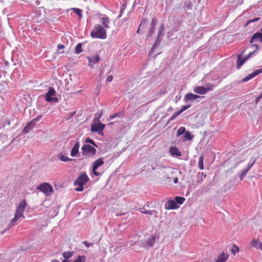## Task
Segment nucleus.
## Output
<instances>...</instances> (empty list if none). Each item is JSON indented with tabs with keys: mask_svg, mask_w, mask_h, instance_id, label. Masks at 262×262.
I'll return each instance as SVG.
<instances>
[{
	"mask_svg": "<svg viewBox=\"0 0 262 262\" xmlns=\"http://www.w3.org/2000/svg\"><path fill=\"white\" fill-rule=\"evenodd\" d=\"M27 206V203L24 200L21 201L17 207L14 217L11 220L9 226L12 227L15 225L16 222L21 218H25L24 212Z\"/></svg>",
	"mask_w": 262,
	"mask_h": 262,
	"instance_id": "nucleus-1",
	"label": "nucleus"
},
{
	"mask_svg": "<svg viewBox=\"0 0 262 262\" xmlns=\"http://www.w3.org/2000/svg\"><path fill=\"white\" fill-rule=\"evenodd\" d=\"M93 38L105 39L107 37L106 31L100 25H96L90 33Z\"/></svg>",
	"mask_w": 262,
	"mask_h": 262,
	"instance_id": "nucleus-2",
	"label": "nucleus"
},
{
	"mask_svg": "<svg viewBox=\"0 0 262 262\" xmlns=\"http://www.w3.org/2000/svg\"><path fill=\"white\" fill-rule=\"evenodd\" d=\"M93 124H92L91 130L92 132H97L99 135H102L105 125L99 121V118H95L93 119Z\"/></svg>",
	"mask_w": 262,
	"mask_h": 262,
	"instance_id": "nucleus-3",
	"label": "nucleus"
},
{
	"mask_svg": "<svg viewBox=\"0 0 262 262\" xmlns=\"http://www.w3.org/2000/svg\"><path fill=\"white\" fill-rule=\"evenodd\" d=\"M74 251H65L62 253V255L64 258L61 262H70L68 260L69 258H71L74 255ZM86 260V257L84 255L78 256L73 262H85Z\"/></svg>",
	"mask_w": 262,
	"mask_h": 262,
	"instance_id": "nucleus-4",
	"label": "nucleus"
},
{
	"mask_svg": "<svg viewBox=\"0 0 262 262\" xmlns=\"http://www.w3.org/2000/svg\"><path fill=\"white\" fill-rule=\"evenodd\" d=\"M37 189L42 192L47 196L51 195L53 192V188L49 184L45 182L39 185Z\"/></svg>",
	"mask_w": 262,
	"mask_h": 262,
	"instance_id": "nucleus-5",
	"label": "nucleus"
},
{
	"mask_svg": "<svg viewBox=\"0 0 262 262\" xmlns=\"http://www.w3.org/2000/svg\"><path fill=\"white\" fill-rule=\"evenodd\" d=\"M81 150L82 155L84 156H93L96 153V149L88 144H84Z\"/></svg>",
	"mask_w": 262,
	"mask_h": 262,
	"instance_id": "nucleus-6",
	"label": "nucleus"
},
{
	"mask_svg": "<svg viewBox=\"0 0 262 262\" xmlns=\"http://www.w3.org/2000/svg\"><path fill=\"white\" fill-rule=\"evenodd\" d=\"M56 95L55 90L52 87H50L48 89V92L45 95V99L47 102L57 103L58 101V99L55 97Z\"/></svg>",
	"mask_w": 262,
	"mask_h": 262,
	"instance_id": "nucleus-7",
	"label": "nucleus"
},
{
	"mask_svg": "<svg viewBox=\"0 0 262 262\" xmlns=\"http://www.w3.org/2000/svg\"><path fill=\"white\" fill-rule=\"evenodd\" d=\"M164 29L165 26L164 24H161L159 28L158 36L156 40L151 49V50L150 51V54L153 53L155 49L159 45L160 42L162 39L160 36L162 34L163 31L164 30Z\"/></svg>",
	"mask_w": 262,
	"mask_h": 262,
	"instance_id": "nucleus-8",
	"label": "nucleus"
},
{
	"mask_svg": "<svg viewBox=\"0 0 262 262\" xmlns=\"http://www.w3.org/2000/svg\"><path fill=\"white\" fill-rule=\"evenodd\" d=\"M243 52L239 54L237 56V59L236 61V67L237 69H239L242 65L253 54L255 53V51L251 52L245 58H242V54L245 52Z\"/></svg>",
	"mask_w": 262,
	"mask_h": 262,
	"instance_id": "nucleus-9",
	"label": "nucleus"
},
{
	"mask_svg": "<svg viewBox=\"0 0 262 262\" xmlns=\"http://www.w3.org/2000/svg\"><path fill=\"white\" fill-rule=\"evenodd\" d=\"M89 178L85 172H82L80 174L77 179L74 182V185H84L88 181Z\"/></svg>",
	"mask_w": 262,
	"mask_h": 262,
	"instance_id": "nucleus-10",
	"label": "nucleus"
},
{
	"mask_svg": "<svg viewBox=\"0 0 262 262\" xmlns=\"http://www.w3.org/2000/svg\"><path fill=\"white\" fill-rule=\"evenodd\" d=\"M104 164V161L102 158L98 159L93 163L92 170L93 173L96 176H99L100 173L97 172L96 170L98 168Z\"/></svg>",
	"mask_w": 262,
	"mask_h": 262,
	"instance_id": "nucleus-11",
	"label": "nucleus"
},
{
	"mask_svg": "<svg viewBox=\"0 0 262 262\" xmlns=\"http://www.w3.org/2000/svg\"><path fill=\"white\" fill-rule=\"evenodd\" d=\"M99 17L101 19V21L105 29H108L110 28L109 24L110 23V18L105 14H100Z\"/></svg>",
	"mask_w": 262,
	"mask_h": 262,
	"instance_id": "nucleus-12",
	"label": "nucleus"
},
{
	"mask_svg": "<svg viewBox=\"0 0 262 262\" xmlns=\"http://www.w3.org/2000/svg\"><path fill=\"white\" fill-rule=\"evenodd\" d=\"M88 59L89 60V66L91 68H93L97 62L100 61V58L98 55L96 54L92 56L88 57Z\"/></svg>",
	"mask_w": 262,
	"mask_h": 262,
	"instance_id": "nucleus-13",
	"label": "nucleus"
},
{
	"mask_svg": "<svg viewBox=\"0 0 262 262\" xmlns=\"http://www.w3.org/2000/svg\"><path fill=\"white\" fill-rule=\"evenodd\" d=\"M261 73L262 68L260 69L256 70L252 73L249 74L247 76L245 77L242 79V81L244 82H247Z\"/></svg>",
	"mask_w": 262,
	"mask_h": 262,
	"instance_id": "nucleus-14",
	"label": "nucleus"
},
{
	"mask_svg": "<svg viewBox=\"0 0 262 262\" xmlns=\"http://www.w3.org/2000/svg\"><path fill=\"white\" fill-rule=\"evenodd\" d=\"M164 206L166 209H176L179 207L175 201L172 200H168Z\"/></svg>",
	"mask_w": 262,
	"mask_h": 262,
	"instance_id": "nucleus-15",
	"label": "nucleus"
},
{
	"mask_svg": "<svg viewBox=\"0 0 262 262\" xmlns=\"http://www.w3.org/2000/svg\"><path fill=\"white\" fill-rule=\"evenodd\" d=\"M255 162V160H254L252 162L251 161H250L249 163L246 167V168L244 169L241 174L239 176L240 180H242L243 178L246 176L247 172L248 171L251 169V168L253 166L254 163Z\"/></svg>",
	"mask_w": 262,
	"mask_h": 262,
	"instance_id": "nucleus-16",
	"label": "nucleus"
},
{
	"mask_svg": "<svg viewBox=\"0 0 262 262\" xmlns=\"http://www.w3.org/2000/svg\"><path fill=\"white\" fill-rule=\"evenodd\" d=\"M201 97L199 95L193 94L191 93H187L185 96L184 100L185 102L189 101L196 100L197 99L201 98Z\"/></svg>",
	"mask_w": 262,
	"mask_h": 262,
	"instance_id": "nucleus-17",
	"label": "nucleus"
},
{
	"mask_svg": "<svg viewBox=\"0 0 262 262\" xmlns=\"http://www.w3.org/2000/svg\"><path fill=\"white\" fill-rule=\"evenodd\" d=\"M228 258L229 254L227 253L222 252L217 256L215 262H226Z\"/></svg>",
	"mask_w": 262,
	"mask_h": 262,
	"instance_id": "nucleus-18",
	"label": "nucleus"
},
{
	"mask_svg": "<svg viewBox=\"0 0 262 262\" xmlns=\"http://www.w3.org/2000/svg\"><path fill=\"white\" fill-rule=\"evenodd\" d=\"M254 41H260L262 42V33L257 32L253 35L250 39V43Z\"/></svg>",
	"mask_w": 262,
	"mask_h": 262,
	"instance_id": "nucleus-19",
	"label": "nucleus"
},
{
	"mask_svg": "<svg viewBox=\"0 0 262 262\" xmlns=\"http://www.w3.org/2000/svg\"><path fill=\"white\" fill-rule=\"evenodd\" d=\"M35 126L34 121H30L29 122L26 126L24 128L23 132L25 134H27L29 133L31 130L33 129Z\"/></svg>",
	"mask_w": 262,
	"mask_h": 262,
	"instance_id": "nucleus-20",
	"label": "nucleus"
},
{
	"mask_svg": "<svg viewBox=\"0 0 262 262\" xmlns=\"http://www.w3.org/2000/svg\"><path fill=\"white\" fill-rule=\"evenodd\" d=\"M169 152L171 156L177 157H180L182 155L181 152L175 146H172L169 148Z\"/></svg>",
	"mask_w": 262,
	"mask_h": 262,
	"instance_id": "nucleus-21",
	"label": "nucleus"
},
{
	"mask_svg": "<svg viewBox=\"0 0 262 262\" xmlns=\"http://www.w3.org/2000/svg\"><path fill=\"white\" fill-rule=\"evenodd\" d=\"M155 242V237L154 236L148 238L145 243H143V246L144 247H152Z\"/></svg>",
	"mask_w": 262,
	"mask_h": 262,
	"instance_id": "nucleus-22",
	"label": "nucleus"
},
{
	"mask_svg": "<svg viewBox=\"0 0 262 262\" xmlns=\"http://www.w3.org/2000/svg\"><path fill=\"white\" fill-rule=\"evenodd\" d=\"M193 91L194 93L201 95H204L207 93L205 88L201 86H198L195 87Z\"/></svg>",
	"mask_w": 262,
	"mask_h": 262,
	"instance_id": "nucleus-23",
	"label": "nucleus"
},
{
	"mask_svg": "<svg viewBox=\"0 0 262 262\" xmlns=\"http://www.w3.org/2000/svg\"><path fill=\"white\" fill-rule=\"evenodd\" d=\"M79 147L80 143L79 142H77L71 151V156L72 157L76 156L78 152Z\"/></svg>",
	"mask_w": 262,
	"mask_h": 262,
	"instance_id": "nucleus-24",
	"label": "nucleus"
},
{
	"mask_svg": "<svg viewBox=\"0 0 262 262\" xmlns=\"http://www.w3.org/2000/svg\"><path fill=\"white\" fill-rule=\"evenodd\" d=\"M157 23V20L155 18H152L150 25V30L148 34V36H151V35L154 33Z\"/></svg>",
	"mask_w": 262,
	"mask_h": 262,
	"instance_id": "nucleus-25",
	"label": "nucleus"
},
{
	"mask_svg": "<svg viewBox=\"0 0 262 262\" xmlns=\"http://www.w3.org/2000/svg\"><path fill=\"white\" fill-rule=\"evenodd\" d=\"M251 245L256 249H260L262 251V243L258 240H253L251 242Z\"/></svg>",
	"mask_w": 262,
	"mask_h": 262,
	"instance_id": "nucleus-26",
	"label": "nucleus"
},
{
	"mask_svg": "<svg viewBox=\"0 0 262 262\" xmlns=\"http://www.w3.org/2000/svg\"><path fill=\"white\" fill-rule=\"evenodd\" d=\"M141 212L144 213V214H149L150 215H153L155 217H157L158 212L156 210L142 211H141Z\"/></svg>",
	"mask_w": 262,
	"mask_h": 262,
	"instance_id": "nucleus-27",
	"label": "nucleus"
},
{
	"mask_svg": "<svg viewBox=\"0 0 262 262\" xmlns=\"http://www.w3.org/2000/svg\"><path fill=\"white\" fill-rule=\"evenodd\" d=\"M75 13H76L79 19L82 17V10L79 8H73L71 9Z\"/></svg>",
	"mask_w": 262,
	"mask_h": 262,
	"instance_id": "nucleus-28",
	"label": "nucleus"
},
{
	"mask_svg": "<svg viewBox=\"0 0 262 262\" xmlns=\"http://www.w3.org/2000/svg\"><path fill=\"white\" fill-rule=\"evenodd\" d=\"M59 159H60V160L63 162H67L75 160V159L69 158L68 157L60 154L59 155Z\"/></svg>",
	"mask_w": 262,
	"mask_h": 262,
	"instance_id": "nucleus-29",
	"label": "nucleus"
},
{
	"mask_svg": "<svg viewBox=\"0 0 262 262\" xmlns=\"http://www.w3.org/2000/svg\"><path fill=\"white\" fill-rule=\"evenodd\" d=\"M203 160L204 157L201 156L199 157V162H198V167L201 170L204 169V164H203Z\"/></svg>",
	"mask_w": 262,
	"mask_h": 262,
	"instance_id": "nucleus-30",
	"label": "nucleus"
},
{
	"mask_svg": "<svg viewBox=\"0 0 262 262\" xmlns=\"http://www.w3.org/2000/svg\"><path fill=\"white\" fill-rule=\"evenodd\" d=\"M175 202L177 203V204H180V205H181L182 204L184 201L185 200V199L184 198H183V197H180V196H176L175 198Z\"/></svg>",
	"mask_w": 262,
	"mask_h": 262,
	"instance_id": "nucleus-31",
	"label": "nucleus"
},
{
	"mask_svg": "<svg viewBox=\"0 0 262 262\" xmlns=\"http://www.w3.org/2000/svg\"><path fill=\"white\" fill-rule=\"evenodd\" d=\"M82 52V44L81 43H79L76 45L75 47V52L77 54H79Z\"/></svg>",
	"mask_w": 262,
	"mask_h": 262,
	"instance_id": "nucleus-32",
	"label": "nucleus"
},
{
	"mask_svg": "<svg viewBox=\"0 0 262 262\" xmlns=\"http://www.w3.org/2000/svg\"><path fill=\"white\" fill-rule=\"evenodd\" d=\"M185 127H180L177 130V136H180L181 135H182L184 133H185Z\"/></svg>",
	"mask_w": 262,
	"mask_h": 262,
	"instance_id": "nucleus-33",
	"label": "nucleus"
},
{
	"mask_svg": "<svg viewBox=\"0 0 262 262\" xmlns=\"http://www.w3.org/2000/svg\"><path fill=\"white\" fill-rule=\"evenodd\" d=\"M85 143H91L92 145H93L94 146H95L96 147H98V146L96 144L95 142L92 139H91L90 138H89V137L86 138L85 140Z\"/></svg>",
	"mask_w": 262,
	"mask_h": 262,
	"instance_id": "nucleus-34",
	"label": "nucleus"
},
{
	"mask_svg": "<svg viewBox=\"0 0 262 262\" xmlns=\"http://www.w3.org/2000/svg\"><path fill=\"white\" fill-rule=\"evenodd\" d=\"M184 139L185 140H191L192 139V136L190 134L189 132H186L185 133V135H184Z\"/></svg>",
	"mask_w": 262,
	"mask_h": 262,
	"instance_id": "nucleus-35",
	"label": "nucleus"
},
{
	"mask_svg": "<svg viewBox=\"0 0 262 262\" xmlns=\"http://www.w3.org/2000/svg\"><path fill=\"white\" fill-rule=\"evenodd\" d=\"M214 87V85L212 84H211V83H209V84H207L206 85V86L205 87V89H206V90L207 91V92L210 91H212L213 90V88Z\"/></svg>",
	"mask_w": 262,
	"mask_h": 262,
	"instance_id": "nucleus-36",
	"label": "nucleus"
},
{
	"mask_svg": "<svg viewBox=\"0 0 262 262\" xmlns=\"http://www.w3.org/2000/svg\"><path fill=\"white\" fill-rule=\"evenodd\" d=\"M180 114H181L180 113V112L179 111L173 114L172 115L170 118V119H169L168 122L174 120L177 117H178Z\"/></svg>",
	"mask_w": 262,
	"mask_h": 262,
	"instance_id": "nucleus-37",
	"label": "nucleus"
},
{
	"mask_svg": "<svg viewBox=\"0 0 262 262\" xmlns=\"http://www.w3.org/2000/svg\"><path fill=\"white\" fill-rule=\"evenodd\" d=\"M239 251V248L237 246L234 245L233 246V248L231 249V252L232 253L235 255L236 253H237Z\"/></svg>",
	"mask_w": 262,
	"mask_h": 262,
	"instance_id": "nucleus-38",
	"label": "nucleus"
},
{
	"mask_svg": "<svg viewBox=\"0 0 262 262\" xmlns=\"http://www.w3.org/2000/svg\"><path fill=\"white\" fill-rule=\"evenodd\" d=\"M190 106V104L183 105L182 106V108L179 112L180 114H181L182 112L189 108Z\"/></svg>",
	"mask_w": 262,
	"mask_h": 262,
	"instance_id": "nucleus-39",
	"label": "nucleus"
},
{
	"mask_svg": "<svg viewBox=\"0 0 262 262\" xmlns=\"http://www.w3.org/2000/svg\"><path fill=\"white\" fill-rule=\"evenodd\" d=\"M147 23V19H144L141 21V23L139 26V27L137 31V33H140V30L141 28L142 27V26L144 25H145Z\"/></svg>",
	"mask_w": 262,
	"mask_h": 262,
	"instance_id": "nucleus-40",
	"label": "nucleus"
},
{
	"mask_svg": "<svg viewBox=\"0 0 262 262\" xmlns=\"http://www.w3.org/2000/svg\"><path fill=\"white\" fill-rule=\"evenodd\" d=\"M260 19V18L259 17H256V18H255L254 19H250L249 20L246 24V26H247L248 25L250 24V23H254L255 21H258Z\"/></svg>",
	"mask_w": 262,
	"mask_h": 262,
	"instance_id": "nucleus-41",
	"label": "nucleus"
},
{
	"mask_svg": "<svg viewBox=\"0 0 262 262\" xmlns=\"http://www.w3.org/2000/svg\"><path fill=\"white\" fill-rule=\"evenodd\" d=\"M84 245H85L86 247L89 248L91 246H92L93 245V244H91V243H89V242H88L87 241H83L82 242V243Z\"/></svg>",
	"mask_w": 262,
	"mask_h": 262,
	"instance_id": "nucleus-42",
	"label": "nucleus"
},
{
	"mask_svg": "<svg viewBox=\"0 0 262 262\" xmlns=\"http://www.w3.org/2000/svg\"><path fill=\"white\" fill-rule=\"evenodd\" d=\"M79 187L75 188V190L77 191H82L83 190V185H78Z\"/></svg>",
	"mask_w": 262,
	"mask_h": 262,
	"instance_id": "nucleus-43",
	"label": "nucleus"
},
{
	"mask_svg": "<svg viewBox=\"0 0 262 262\" xmlns=\"http://www.w3.org/2000/svg\"><path fill=\"white\" fill-rule=\"evenodd\" d=\"M251 47H254L255 48V49L253 51H255V53L258 50V45L257 44H252Z\"/></svg>",
	"mask_w": 262,
	"mask_h": 262,
	"instance_id": "nucleus-44",
	"label": "nucleus"
},
{
	"mask_svg": "<svg viewBox=\"0 0 262 262\" xmlns=\"http://www.w3.org/2000/svg\"><path fill=\"white\" fill-rule=\"evenodd\" d=\"M113 77L112 75H109L106 78V81L111 82L113 80Z\"/></svg>",
	"mask_w": 262,
	"mask_h": 262,
	"instance_id": "nucleus-45",
	"label": "nucleus"
},
{
	"mask_svg": "<svg viewBox=\"0 0 262 262\" xmlns=\"http://www.w3.org/2000/svg\"><path fill=\"white\" fill-rule=\"evenodd\" d=\"M41 117V116H37L36 118H35L34 119L32 120L31 121H34V123L35 124L36 122L38 121L40 119Z\"/></svg>",
	"mask_w": 262,
	"mask_h": 262,
	"instance_id": "nucleus-46",
	"label": "nucleus"
},
{
	"mask_svg": "<svg viewBox=\"0 0 262 262\" xmlns=\"http://www.w3.org/2000/svg\"><path fill=\"white\" fill-rule=\"evenodd\" d=\"M262 98V92L261 93L260 95L257 97L256 98V103H258V101H259V100H260V99Z\"/></svg>",
	"mask_w": 262,
	"mask_h": 262,
	"instance_id": "nucleus-47",
	"label": "nucleus"
},
{
	"mask_svg": "<svg viewBox=\"0 0 262 262\" xmlns=\"http://www.w3.org/2000/svg\"><path fill=\"white\" fill-rule=\"evenodd\" d=\"M118 116V114L116 113V114H115L114 115H111L110 116V118L111 119H114V118L117 117Z\"/></svg>",
	"mask_w": 262,
	"mask_h": 262,
	"instance_id": "nucleus-48",
	"label": "nucleus"
},
{
	"mask_svg": "<svg viewBox=\"0 0 262 262\" xmlns=\"http://www.w3.org/2000/svg\"><path fill=\"white\" fill-rule=\"evenodd\" d=\"M199 174H200V173H198V175H199ZM200 175H201V181L202 182V180H203V178H205L206 175L204 174L203 173H201L200 174Z\"/></svg>",
	"mask_w": 262,
	"mask_h": 262,
	"instance_id": "nucleus-49",
	"label": "nucleus"
},
{
	"mask_svg": "<svg viewBox=\"0 0 262 262\" xmlns=\"http://www.w3.org/2000/svg\"><path fill=\"white\" fill-rule=\"evenodd\" d=\"M64 48V46L62 45H58V49H63Z\"/></svg>",
	"mask_w": 262,
	"mask_h": 262,
	"instance_id": "nucleus-50",
	"label": "nucleus"
},
{
	"mask_svg": "<svg viewBox=\"0 0 262 262\" xmlns=\"http://www.w3.org/2000/svg\"><path fill=\"white\" fill-rule=\"evenodd\" d=\"M178 179L177 178H176L174 179V183L175 184L177 183H178Z\"/></svg>",
	"mask_w": 262,
	"mask_h": 262,
	"instance_id": "nucleus-51",
	"label": "nucleus"
},
{
	"mask_svg": "<svg viewBox=\"0 0 262 262\" xmlns=\"http://www.w3.org/2000/svg\"><path fill=\"white\" fill-rule=\"evenodd\" d=\"M124 9L122 8L121 9H120V12L121 13H122L123 12V11H124Z\"/></svg>",
	"mask_w": 262,
	"mask_h": 262,
	"instance_id": "nucleus-52",
	"label": "nucleus"
},
{
	"mask_svg": "<svg viewBox=\"0 0 262 262\" xmlns=\"http://www.w3.org/2000/svg\"><path fill=\"white\" fill-rule=\"evenodd\" d=\"M51 262H59V260H57V259H53V260H52Z\"/></svg>",
	"mask_w": 262,
	"mask_h": 262,
	"instance_id": "nucleus-53",
	"label": "nucleus"
},
{
	"mask_svg": "<svg viewBox=\"0 0 262 262\" xmlns=\"http://www.w3.org/2000/svg\"><path fill=\"white\" fill-rule=\"evenodd\" d=\"M102 116V114H100L98 116V117H96V118H99V119H100V118Z\"/></svg>",
	"mask_w": 262,
	"mask_h": 262,
	"instance_id": "nucleus-54",
	"label": "nucleus"
},
{
	"mask_svg": "<svg viewBox=\"0 0 262 262\" xmlns=\"http://www.w3.org/2000/svg\"><path fill=\"white\" fill-rule=\"evenodd\" d=\"M122 14V13H121L120 12L119 15V16H118V17H119V18H120V17L121 16Z\"/></svg>",
	"mask_w": 262,
	"mask_h": 262,
	"instance_id": "nucleus-55",
	"label": "nucleus"
},
{
	"mask_svg": "<svg viewBox=\"0 0 262 262\" xmlns=\"http://www.w3.org/2000/svg\"><path fill=\"white\" fill-rule=\"evenodd\" d=\"M8 124H10V121H9V122H8Z\"/></svg>",
	"mask_w": 262,
	"mask_h": 262,
	"instance_id": "nucleus-56",
	"label": "nucleus"
},
{
	"mask_svg": "<svg viewBox=\"0 0 262 262\" xmlns=\"http://www.w3.org/2000/svg\"><path fill=\"white\" fill-rule=\"evenodd\" d=\"M260 31L262 32V28L261 29Z\"/></svg>",
	"mask_w": 262,
	"mask_h": 262,
	"instance_id": "nucleus-57",
	"label": "nucleus"
}]
</instances>
